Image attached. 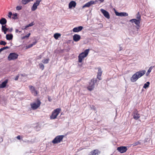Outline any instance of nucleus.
<instances>
[{
    "mask_svg": "<svg viewBox=\"0 0 155 155\" xmlns=\"http://www.w3.org/2000/svg\"><path fill=\"white\" fill-rule=\"evenodd\" d=\"M146 73L145 70H140L133 74L130 78V81L132 82L136 81L139 78L143 76Z\"/></svg>",
    "mask_w": 155,
    "mask_h": 155,
    "instance_id": "obj_1",
    "label": "nucleus"
},
{
    "mask_svg": "<svg viewBox=\"0 0 155 155\" xmlns=\"http://www.w3.org/2000/svg\"><path fill=\"white\" fill-rule=\"evenodd\" d=\"M89 51V49H86L84 52H82L79 54L78 56L79 62H82V60L87 55Z\"/></svg>",
    "mask_w": 155,
    "mask_h": 155,
    "instance_id": "obj_2",
    "label": "nucleus"
},
{
    "mask_svg": "<svg viewBox=\"0 0 155 155\" xmlns=\"http://www.w3.org/2000/svg\"><path fill=\"white\" fill-rule=\"evenodd\" d=\"M61 109L58 108L54 110L52 112L51 115L50 116V118L51 120L54 119L56 118L57 116L60 113Z\"/></svg>",
    "mask_w": 155,
    "mask_h": 155,
    "instance_id": "obj_3",
    "label": "nucleus"
},
{
    "mask_svg": "<svg viewBox=\"0 0 155 155\" xmlns=\"http://www.w3.org/2000/svg\"><path fill=\"white\" fill-rule=\"evenodd\" d=\"M64 137V135H58L52 140V143L54 144H57L62 142Z\"/></svg>",
    "mask_w": 155,
    "mask_h": 155,
    "instance_id": "obj_4",
    "label": "nucleus"
},
{
    "mask_svg": "<svg viewBox=\"0 0 155 155\" xmlns=\"http://www.w3.org/2000/svg\"><path fill=\"white\" fill-rule=\"evenodd\" d=\"M97 80L96 78H93L91 80L89 86L87 87V89L90 91L92 90L94 87V85L97 83Z\"/></svg>",
    "mask_w": 155,
    "mask_h": 155,
    "instance_id": "obj_5",
    "label": "nucleus"
},
{
    "mask_svg": "<svg viewBox=\"0 0 155 155\" xmlns=\"http://www.w3.org/2000/svg\"><path fill=\"white\" fill-rule=\"evenodd\" d=\"M18 54L15 53H11L8 55V59L9 61L14 60L18 58Z\"/></svg>",
    "mask_w": 155,
    "mask_h": 155,
    "instance_id": "obj_6",
    "label": "nucleus"
},
{
    "mask_svg": "<svg viewBox=\"0 0 155 155\" xmlns=\"http://www.w3.org/2000/svg\"><path fill=\"white\" fill-rule=\"evenodd\" d=\"M41 104L40 101L38 99L36 102L31 103L30 105L32 109L34 110L38 108L40 106Z\"/></svg>",
    "mask_w": 155,
    "mask_h": 155,
    "instance_id": "obj_7",
    "label": "nucleus"
},
{
    "mask_svg": "<svg viewBox=\"0 0 155 155\" xmlns=\"http://www.w3.org/2000/svg\"><path fill=\"white\" fill-rule=\"evenodd\" d=\"M130 21L132 23H135L136 25V27L137 29V31L139 29L140 27V20H137L136 19H132L130 20Z\"/></svg>",
    "mask_w": 155,
    "mask_h": 155,
    "instance_id": "obj_8",
    "label": "nucleus"
},
{
    "mask_svg": "<svg viewBox=\"0 0 155 155\" xmlns=\"http://www.w3.org/2000/svg\"><path fill=\"white\" fill-rule=\"evenodd\" d=\"M30 90L31 93L34 96H36L38 94V91L35 89V87L32 85H29L28 86Z\"/></svg>",
    "mask_w": 155,
    "mask_h": 155,
    "instance_id": "obj_9",
    "label": "nucleus"
},
{
    "mask_svg": "<svg viewBox=\"0 0 155 155\" xmlns=\"http://www.w3.org/2000/svg\"><path fill=\"white\" fill-rule=\"evenodd\" d=\"M117 150L121 153H123L125 152L127 149L126 147L121 146L118 147Z\"/></svg>",
    "mask_w": 155,
    "mask_h": 155,
    "instance_id": "obj_10",
    "label": "nucleus"
},
{
    "mask_svg": "<svg viewBox=\"0 0 155 155\" xmlns=\"http://www.w3.org/2000/svg\"><path fill=\"white\" fill-rule=\"evenodd\" d=\"M133 118L135 120H138L140 117V115L138 113L137 110H135L133 112Z\"/></svg>",
    "mask_w": 155,
    "mask_h": 155,
    "instance_id": "obj_11",
    "label": "nucleus"
},
{
    "mask_svg": "<svg viewBox=\"0 0 155 155\" xmlns=\"http://www.w3.org/2000/svg\"><path fill=\"white\" fill-rule=\"evenodd\" d=\"M97 2L96 1H91L86 3L84 5H83V8H84L85 7H88L92 5L95 4Z\"/></svg>",
    "mask_w": 155,
    "mask_h": 155,
    "instance_id": "obj_12",
    "label": "nucleus"
},
{
    "mask_svg": "<svg viewBox=\"0 0 155 155\" xmlns=\"http://www.w3.org/2000/svg\"><path fill=\"white\" fill-rule=\"evenodd\" d=\"M100 151L98 149L94 150L90 152L88 155H99Z\"/></svg>",
    "mask_w": 155,
    "mask_h": 155,
    "instance_id": "obj_13",
    "label": "nucleus"
},
{
    "mask_svg": "<svg viewBox=\"0 0 155 155\" xmlns=\"http://www.w3.org/2000/svg\"><path fill=\"white\" fill-rule=\"evenodd\" d=\"M101 12L103 14L104 16L107 18L109 19L110 18L109 13L105 10L101 9L100 10Z\"/></svg>",
    "mask_w": 155,
    "mask_h": 155,
    "instance_id": "obj_14",
    "label": "nucleus"
},
{
    "mask_svg": "<svg viewBox=\"0 0 155 155\" xmlns=\"http://www.w3.org/2000/svg\"><path fill=\"white\" fill-rule=\"evenodd\" d=\"M115 13L116 15L121 17H124L128 15V13L125 12H118L116 11Z\"/></svg>",
    "mask_w": 155,
    "mask_h": 155,
    "instance_id": "obj_15",
    "label": "nucleus"
},
{
    "mask_svg": "<svg viewBox=\"0 0 155 155\" xmlns=\"http://www.w3.org/2000/svg\"><path fill=\"white\" fill-rule=\"evenodd\" d=\"M83 27L82 26H79L78 27L74 28L73 31L74 32H78L81 31L83 29Z\"/></svg>",
    "mask_w": 155,
    "mask_h": 155,
    "instance_id": "obj_16",
    "label": "nucleus"
},
{
    "mask_svg": "<svg viewBox=\"0 0 155 155\" xmlns=\"http://www.w3.org/2000/svg\"><path fill=\"white\" fill-rule=\"evenodd\" d=\"M80 38L81 36L79 35L75 34L73 36V40L75 42H77L79 41L80 40Z\"/></svg>",
    "mask_w": 155,
    "mask_h": 155,
    "instance_id": "obj_17",
    "label": "nucleus"
},
{
    "mask_svg": "<svg viewBox=\"0 0 155 155\" xmlns=\"http://www.w3.org/2000/svg\"><path fill=\"white\" fill-rule=\"evenodd\" d=\"M76 3L74 1H71L69 4V8H71L72 7L75 8L76 6Z\"/></svg>",
    "mask_w": 155,
    "mask_h": 155,
    "instance_id": "obj_18",
    "label": "nucleus"
},
{
    "mask_svg": "<svg viewBox=\"0 0 155 155\" xmlns=\"http://www.w3.org/2000/svg\"><path fill=\"white\" fill-rule=\"evenodd\" d=\"M8 80L7 79L5 80L1 84H0V88H3L5 87L8 83Z\"/></svg>",
    "mask_w": 155,
    "mask_h": 155,
    "instance_id": "obj_19",
    "label": "nucleus"
},
{
    "mask_svg": "<svg viewBox=\"0 0 155 155\" xmlns=\"http://www.w3.org/2000/svg\"><path fill=\"white\" fill-rule=\"evenodd\" d=\"M13 37V35L12 34H7L6 35V38L7 40H12Z\"/></svg>",
    "mask_w": 155,
    "mask_h": 155,
    "instance_id": "obj_20",
    "label": "nucleus"
},
{
    "mask_svg": "<svg viewBox=\"0 0 155 155\" xmlns=\"http://www.w3.org/2000/svg\"><path fill=\"white\" fill-rule=\"evenodd\" d=\"M5 26L6 25H2V30L4 32V34H6L7 31L8 30V28H6Z\"/></svg>",
    "mask_w": 155,
    "mask_h": 155,
    "instance_id": "obj_21",
    "label": "nucleus"
},
{
    "mask_svg": "<svg viewBox=\"0 0 155 155\" xmlns=\"http://www.w3.org/2000/svg\"><path fill=\"white\" fill-rule=\"evenodd\" d=\"M7 20L4 18H2L0 20V24L3 25L6 23Z\"/></svg>",
    "mask_w": 155,
    "mask_h": 155,
    "instance_id": "obj_22",
    "label": "nucleus"
},
{
    "mask_svg": "<svg viewBox=\"0 0 155 155\" xmlns=\"http://www.w3.org/2000/svg\"><path fill=\"white\" fill-rule=\"evenodd\" d=\"M38 5L35 2L31 8V11H35V10L37 8V6Z\"/></svg>",
    "mask_w": 155,
    "mask_h": 155,
    "instance_id": "obj_23",
    "label": "nucleus"
},
{
    "mask_svg": "<svg viewBox=\"0 0 155 155\" xmlns=\"http://www.w3.org/2000/svg\"><path fill=\"white\" fill-rule=\"evenodd\" d=\"M33 0H21V2L24 5H26Z\"/></svg>",
    "mask_w": 155,
    "mask_h": 155,
    "instance_id": "obj_24",
    "label": "nucleus"
},
{
    "mask_svg": "<svg viewBox=\"0 0 155 155\" xmlns=\"http://www.w3.org/2000/svg\"><path fill=\"white\" fill-rule=\"evenodd\" d=\"M50 61V59L49 58L46 59H44L42 60L41 62L44 64H47Z\"/></svg>",
    "mask_w": 155,
    "mask_h": 155,
    "instance_id": "obj_25",
    "label": "nucleus"
},
{
    "mask_svg": "<svg viewBox=\"0 0 155 155\" xmlns=\"http://www.w3.org/2000/svg\"><path fill=\"white\" fill-rule=\"evenodd\" d=\"M153 67H154L151 66L150 67V68H149V69L148 70L147 72L146 73V74L147 76H148V75L151 72V71Z\"/></svg>",
    "mask_w": 155,
    "mask_h": 155,
    "instance_id": "obj_26",
    "label": "nucleus"
},
{
    "mask_svg": "<svg viewBox=\"0 0 155 155\" xmlns=\"http://www.w3.org/2000/svg\"><path fill=\"white\" fill-rule=\"evenodd\" d=\"M60 36H61L60 34L59 33H56L54 35V38H55V39H56V40H57L58 39L59 37Z\"/></svg>",
    "mask_w": 155,
    "mask_h": 155,
    "instance_id": "obj_27",
    "label": "nucleus"
},
{
    "mask_svg": "<svg viewBox=\"0 0 155 155\" xmlns=\"http://www.w3.org/2000/svg\"><path fill=\"white\" fill-rule=\"evenodd\" d=\"M150 83L149 81L147 82L146 83L144 84L143 86V88L146 89L149 86Z\"/></svg>",
    "mask_w": 155,
    "mask_h": 155,
    "instance_id": "obj_28",
    "label": "nucleus"
},
{
    "mask_svg": "<svg viewBox=\"0 0 155 155\" xmlns=\"http://www.w3.org/2000/svg\"><path fill=\"white\" fill-rule=\"evenodd\" d=\"M13 16L12 17V18L13 19H17V16L18 14L17 13H15V14H13L12 15Z\"/></svg>",
    "mask_w": 155,
    "mask_h": 155,
    "instance_id": "obj_29",
    "label": "nucleus"
},
{
    "mask_svg": "<svg viewBox=\"0 0 155 155\" xmlns=\"http://www.w3.org/2000/svg\"><path fill=\"white\" fill-rule=\"evenodd\" d=\"M39 68L41 69L42 70H43L44 68V66L43 64L42 63H40L39 64Z\"/></svg>",
    "mask_w": 155,
    "mask_h": 155,
    "instance_id": "obj_30",
    "label": "nucleus"
},
{
    "mask_svg": "<svg viewBox=\"0 0 155 155\" xmlns=\"http://www.w3.org/2000/svg\"><path fill=\"white\" fill-rule=\"evenodd\" d=\"M98 71L97 73V74H102V71L101 70V69L100 67H99L98 68Z\"/></svg>",
    "mask_w": 155,
    "mask_h": 155,
    "instance_id": "obj_31",
    "label": "nucleus"
},
{
    "mask_svg": "<svg viewBox=\"0 0 155 155\" xmlns=\"http://www.w3.org/2000/svg\"><path fill=\"white\" fill-rule=\"evenodd\" d=\"M30 34H31L30 33L22 37H21V39H25V38H28L29 37L30 35Z\"/></svg>",
    "mask_w": 155,
    "mask_h": 155,
    "instance_id": "obj_32",
    "label": "nucleus"
},
{
    "mask_svg": "<svg viewBox=\"0 0 155 155\" xmlns=\"http://www.w3.org/2000/svg\"><path fill=\"white\" fill-rule=\"evenodd\" d=\"M137 19L141 20V15L139 12H138L136 16Z\"/></svg>",
    "mask_w": 155,
    "mask_h": 155,
    "instance_id": "obj_33",
    "label": "nucleus"
},
{
    "mask_svg": "<svg viewBox=\"0 0 155 155\" xmlns=\"http://www.w3.org/2000/svg\"><path fill=\"white\" fill-rule=\"evenodd\" d=\"M44 53H43L39 56L37 57L36 58V59L37 60H39L41 59L44 55Z\"/></svg>",
    "mask_w": 155,
    "mask_h": 155,
    "instance_id": "obj_34",
    "label": "nucleus"
},
{
    "mask_svg": "<svg viewBox=\"0 0 155 155\" xmlns=\"http://www.w3.org/2000/svg\"><path fill=\"white\" fill-rule=\"evenodd\" d=\"M9 48V47L8 46H6L5 47H4L0 49V53L3 51V50H5L7 49H8Z\"/></svg>",
    "mask_w": 155,
    "mask_h": 155,
    "instance_id": "obj_35",
    "label": "nucleus"
},
{
    "mask_svg": "<svg viewBox=\"0 0 155 155\" xmlns=\"http://www.w3.org/2000/svg\"><path fill=\"white\" fill-rule=\"evenodd\" d=\"M140 143L139 141H137V142L134 143L132 144L133 146H135L137 145H138L139 144H140Z\"/></svg>",
    "mask_w": 155,
    "mask_h": 155,
    "instance_id": "obj_36",
    "label": "nucleus"
},
{
    "mask_svg": "<svg viewBox=\"0 0 155 155\" xmlns=\"http://www.w3.org/2000/svg\"><path fill=\"white\" fill-rule=\"evenodd\" d=\"M22 6H17L16 7V9L17 10H20L22 9Z\"/></svg>",
    "mask_w": 155,
    "mask_h": 155,
    "instance_id": "obj_37",
    "label": "nucleus"
},
{
    "mask_svg": "<svg viewBox=\"0 0 155 155\" xmlns=\"http://www.w3.org/2000/svg\"><path fill=\"white\" fill-rule=\"evenodd\" d=\"M7 43L6 42L3 41H1L0 42V44L1 45H5Z\"/></svg>",
    "mask_w": 155,
    "mask_h": 155,
    "instance_id": "obj_38",
    "label": "nucleus"
},
{
    "mask_svg": "<svg viewBox=\"0 0 155 155\" xmlns=\"http://www.w3.org/2000/svg\"><path fill=\"white\" fill-rule=\"evenodd\" d=\"M34 22L33 21V22H31V23H30V24H29L28 25H27V27H31V26H33L34 25Z\"/></svg>",
    "mask_w": 155,
    "mask_h": 155,
    "instance_id": "obj_39",
    "label": "nucleus"
},
{
    "mask_svg": "<svg viewBox=\"0 0 155 155\" xmlns=\"http://www.w3.org/2000/svg\"><path fill=\"white\" fill-rule=\"evenodd\" d=\"M101 74H97V78L99 80H101Z\"/></svg>",
    "mask_w": 155,
    "mask_h": 155,
    "instance_id": "obj_40",
    "label": "nucleus"
},
{
    "mask_svg": "<svg viewBox=\"0 0 155 155\" xmlns=\"http://www.w3.org/2000/svg\"><path fill=\"white\" fill-rule=\"evenodd\" d=\"M41 0H36V2H35L39 5L40 2H41Z\"/></svg>",
    "mask_w": 155,
    "mask_h": 155,
    "instance_id": "obj_41",
    "label": "nucleus"
},
{
    "mask_svg": "<svg viewBox=\"0 0 155 155\" xmlns=\"http://www.w3.org/2000/svg\"><path fill=\"white\" fill-rule=\"evenodd\" d=\"M12 13L11 12H9L8 13V16L9 18H11V16L12 15Z\"/></svg>",
    "mask_w": 155,
    "mask_h": 155,
    "instance_id": "obj_42",
    "label": "nucleus"
},
{
    "mask_svg": "<svg viewBox=\"0 0 155 155\" xmlns=\"http://www.w3.org/2000/svg\"><path fill=\"white\" fill-rule=\"evenodd\" d=\"M19 77V74H18L15 78V81H17L18 80V79Z\"/></svg>",
    "mask_w": 155,
    "mask_h": 155,
    "instance_id": "obj_43",
    "label": "nucleus"
},
{
    "mask_svg": "<svg viewBox=\"0 0 155 155\" xmlns=\"http://www.w3.org/2000/svg\"><path fill=\"white\" fill-rule=\"evenodd\" d=\"M33 46L31 44L28 45L27 47V48H29L32 47Z\"/></svg>",
    "mask_w": 155,
    "mask_h": 155,
    "instance_id": "obj_44",
    "label": "nucleus"
},
{
    "mask_svg": "<svg viewBox=\"0 0 155 155\" xmlns=\"http://www.w3.org/2000/svg\"><path fill=\"white\" fill-rule=\"evenodd\" d=\"M37 43V42L36 41H35L34 42H32V43L31 44V45H32V46H33L34 45H35L36 43Z\"/></svg>",
    "mask_w": 155,
    "mask_h": 155,
    "instance_id": "obj_45",
    "label": "nucleus"
},
{
    "mask_svg": "<svg viewBox=\"0 0 155 155\" xmlns=\"http://www.w3.org/2000/svg\"><path fill=\"white\" fill-rule=\"evenodd\" d=\"M17 138L18 140L21 139V137L20 135H18L16 137Z\"/></svg>",
    "mask_w": 155,
    "mask_h": 155,
    "instance_id": "obj_46",
    "label": "nucleus"
},
{
    "mask_svg": "<svg viewBox=\"0 0 155 155\" xmlns=\"http://www.w3.org/2000/svg\"><path fill=\"white\" fill-rule=\"evenodd\" d=\"M8 30L9 32H11L13 30V28H11L9 29H8Z\"/></svg>",
    "mask_w": 155,
    "mask_h": 155,
    "instance_id": "obj_47",
    "label": "nucleus"
},
{
    "mask_svg": "<svg viewBox=\"0 0 155 155\" xmlns=\"http://www.w3.org/2000/svg\"><path fill=\"white\" fill-rule=\"evenodd\" d=\"M28 28V27H27V25L25 27V28H22V29L23 30H27V28Z\"/></svg>",
    "mask_w": 155,
    "mask_h": 155,
    "instance_id": "obj_48",
    "label": "nucleus"
},
{
    "mask_svg": "<svg viewBox=\"0 0 155 155\" xmlns=\"http://www.w3.org/2000/svg\"><path fill=\"white\" fill-rule=\"evenodd\" d=\"M48 101L50 102L51 101H52V99L51 98L49 97H48Z\"/></svg>",
    "mask_w": 155,
    "mask_h": 155,
    "instance_id": "obj_49",
    "label": "nucleus"
},
{
    "mask_svg": "<svg viewBox=\"0 0 155 155\" xmlns=\"http://www.w3.org/2000/svg\"><path fill=\"white\" fill-rule=\"evenodd\" d=\"M26 143H31V141H29V140H27V141H26Z\"/></svg>",
    "mask_w": 155,
    "mask_h": 155,
    "instance_id": "obj_50",
    "label": "nucleus"
},
{
    "mask_svg": "<svg viewBox=\"0 0 155 155\" xmlns=\"http://www.w3.org/2000/svg\"><path fill=\"white\" fill-rule=\"evenodd\" d=\"M18 32H19V31L18 29H15V32L16 33H18Z\"/></svg>",
    "mask_w": 155,
    "mask_h": 155,
    "instance_id": "obj_51",
    "label": "nucleus"
},
{
    "mask_svg": "<svg viewBox=\"0 0 155 155\" xmlns=\"http://www.w3.org/2000/svg\"><path fill=\"white\" fill-rule=\"evenodd\" d=\"M122 49H123V48H122L120 46L119 51H120L122 50Z\"/></svg>",
    "mask_w": 155,
    "mask_h": 155,
    "instance_id": "obj_52",
    "label": "nucleus"
},
{
    "mask_svg": "<svg viewBox=\"0 0 155 155\" xmlns=\"http://www.w3.org/2000/svg\"><path fill=\"white\" fill-rule=\"evenodd\" d=\"M99 1H100L101 2H104V0H98Z\"/></svg>",
    "mask_w": 155,
    "mask_h": 155,
    "instance_id": "obj_53",
    "label": "nucleus"
},
{
    "mask_svg": "<svg viewBox=\"0 0 155 155\" xmlns=\"http://www.w3.org/2000/svg\"><path fill=\"white\" fill-rule=\"evenodd\" d=\"M19 33H21V31H19Z\"/></svg>",
    "mask_w": 155,
    "mask_h": 155,
    "instance_id": "obj_54",
    "label": "nucleus"
},
{
    "mask_svg": "<svg viewBox=\"0 0 155 155\" xmlns=\"http://www.w3.org/2000/svg\"><path fill=\"white\" fill-rule=\"evenodd\" d=\"M21 75L22 76H23V74H21Z\"/></svg>",
    "mask_w": 155,
    "mask_h": 155,
    "instance_id": "obj_55",
    "label": "nucleus"
}]
</instances>
